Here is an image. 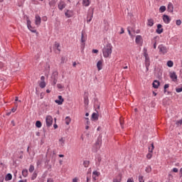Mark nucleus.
I'll list each match as a JSON object with an SVG mask.
<instances>
[{
    "mask_svg": "<svg viewBox=\"0 0 182 182\" xmlns=\"http://www.w3.org/2000/svg\"><path fill=\"white\" fill-rule=\"evenodd\" d=\"M167 11L168 12H171L173 14L174 12V6L173 5V3L169 2L167 6Z\"/></svg>",
    "mask_w": 182,
    "mask_h": 182,
    "instance_id": "nucleus-7",
    "label": "nucleus"
},
{
    "mask_svg": "<svg viewBox=\"0 0 182 182\" xmlns=\"http://www.w3.org/2000/svg\"><path fill=\"white\" fill-rule=\"evenodd\" d=\"M141 41V36H136V43H140V41Z\"/></svg>",
    "mask_w": 182,
    "mask_h": 182,
    "instance_id": "nucleus-26",
    "label": "nucleus"
},
{
    "mask_svg": "<svg viewBox=\"0 0 182 182\" xmlns=\"http://www.w3.org/2000/svg\"><path fill=\"white\" fill-rule=\"evenodd\" d=\"M92 53H99V50L96 49L92 50Z\"/></svg>",
    "mask_w": 182,
    "mask_h": 182,
    "instance_id": "nucleus-54",
    "label": "nucleus"
},
{
    "mask_svg": "<svg viewBox=\"0 0 182 182\" xmlns=\"http://www.w3.org/2000/svg\"><path fill=\"white\" fill-rule=\"evenodd\" d=\"M47 182H54L52 178H50L47 180Z\"/></svg>",
    "mask_w": 182,
    "mask_h": 182,
    "instance_id": "nucleus-56",
    "label": "nucleus"
},
{
    "mask_svg": "<svg viewBox=\"0 0 182 182\" xmlns=\"http://www.w3.org/2000/svg\"><path fill=\"white\" fill-rule=\"evenodd\" d=\"M169 179H170V180H173V176H172L171 174H169Z\"/></svg>",
    "mask_w": 182,
    "mask_h": 182,
    "instance_id": "nucleus-63",
    "label": "nucleus"
},
{
    "mask_svg": "<svg viewBox=\"0 0 182 182\" xmlns=\"http://www.w3.org/2000/svg\"><path fill=\"white\" fill-rule=\"evenodd\" d=\"M151 153L152 152H149L146 154V159H148V160H150V159L153 157V154Z\"/></svg>",
    "mask_w": 182,
    "mask_h": 182,
    "instance_id": "nucleus-36",
    "label": "nucleus"
},
{
    "mask_svg": "<svg viewBox=\"0 0 182 182\" xmlns=\"http://www.w3.org/2000/svg\"><path fill=\"white\" fill-rule=\"evenodd\" d=\"M5 180H6V181H10V180H12V174L8 173L6 176Z\"/></svg>",
    "mask_w": 182,
    "mask_h": 182,
    "instance_id": "nucleus-19",
    "label": "nucleus"
},
{
    "mask_svg": "<svg viewBox=\"0 0 182 182\" xmlns=\"http://www.w3.org/2000/svg\"><path fill=\"white\" fill-rule=\"evenodd\" d=\"M127 31H128L129 35H130L132 36V32L130 31V27H128Z\"/></svg>",
    "mask_w": 182,
    "mask_h": 182,
    "instance_id": "nucleus-55",
    "label": "nucleus"
},
{
    "mask_svg": "<svg viewBox=\"0 0 182 182\" xmlns=\"http://www.w3.org/2000/svg\"><path fill=\"white\" fill-rule=\"evenodd\" d=\"M173 173H178V169L177 168H173Z\"/></svg>",
    "mask_w": 182,
    "mask_h": 182,
    "instance_id": "nucleus-52",
    "label": "nucleus"
},
{
    "mask_svg": "<svg viewBox=\"0 0 182 182\" xmlns=\"http://www.w3.org/2000/svg\"><path fill=\"white\" fill-rule=\"evenodd\" d=\"M176 24L178 26H180V25H181V20H176Z\"/></svg>",
    "mask_w": 182,
    "mask_h": 182,
    "instance_id": "nucleus-43",
    "label": "nucleus"
},
{
    "mask_svg": "<svg viewBox=\"0 0 182 182\" xmlns=\"http://www.w3.org/2000/svg\"><path fill=\"white\" fill-rule=\"evenodd\" d=\"M43 161V157L42 156L41 158L38 159L37 166H41V164H42Z\"/></svg>",
    "mask_w": 182,
    "mask_h": 182,
    "instance_id": "nucleus-29",
    "label": "nucleus"
},
{
    "mask_svg": "<svg viewBox=\"0 0 182 182\" xmlns=\"http://www.w3.org/2000/svg\"><path fill=\"white\" fill-rule=\"evenodd\" d=\"M66 8V4L63 1H60L58 4V9L60 11H63V9Z\"/></svg>",
    "mask_w": 182,
    "mask_h": 182,
    "instance_id": "nucleus-9",
    "label": "nucleus"
},
{
    "mask_svg": "<svg viewBox=\"0 0 182 182\" xmlns=\"http://www.w3.org/2000/svg\"><path fill=\"white\" fill-rule=\"evenodd\" d=\"M60 47V44H59V43H55V48H57V50H58V52H60V49L59 48Z\"/></svg>",
    "mask_w": 182,
    "mask_h": 182,
    "instance_id": "nucleus-35",
    "label": "nucleus"
},
{
    "mask_svg": "<svg viewBox=\"0 0 182 182\" xmlns=\"http://www.w3.org/2000/svg\"><path fill=\"white\" fill-rule=\"evenodd\" d=\"M147 25L148 26H153L154 25V20L153 18L148 19Z\"/></svg>",
    "mask_w": 182,
    "mask_h": 182,
    "instance_id": "nucleus-18",
    "label": "nucleus"
},
{
    "mask_svg": "<svg viewBox=\"0 0 182 182\" xmlns=\"http://www.w3.org/2000/svg\"><path fill=\"white\" fill-rule=\"evenodd\" d=\"M173 61L168 60V61L167 62V66H168V68H173Z\"/></svg>",
    "mask_w": 182,
    "mask_h": 182,
    "instance_id": "nucleus-34",
    "label": "nucleus"
},
{
    "mask_svg": "<svg viewBox=\"0 0 182 182\" xmlns=\"http://www.w3.org/2000/svg\"><path fill=\"white\" fill-rule=\"evenodd\" d=\"M70 122H72V119H70V117H65V124L67 125H69V124H70Z\"/></svg>",
    "mask_w": 182,
    "mask_h": 182,
    "instance_id": "nucleus-23",
    "label": "nucleus"
},
{
    "mask_svg": "<svg viewBox=\"0 0 182 182\" xmlns=\"http://www.w3.org/2000/svg\"><path fill=\"white\" fill-rule=\"evenodd\" d=\"M153 150H154V144L152 143L151 144V147H149V153H153Z\"/></svg>",
    "mask_w": 182,
    "mask_h": 182,
    "instance_id": "nucleus-25",
    "label": "nucleus"
},
{
    "mask_svg": "<svg viewBox=\"0 0 182 182\" xmlns=\"http://www.w3.org/2000/svg\"><path fill=\"white\" fill-rule=\"evenodd\" d=\"M23 177H28V169H23L22 171Z\"/></svg>",
    "mask_w": 182,
    "mask_h": 182,
    "instance_id": "nucleus-24",
    "label": "nucleus"
},
{
    "mask_svg": "<svg viewBox=\"0 0 182 182\" xmlns=\"http://www.w3.org/2000/svg\"><path fill=\"white\" fill-rule=\"evenodd\" d=\"M119 123H120L122 129H124V127H123L124 122L123 121V119L122 118H120V119H119Z\"/></svg>",
    "mask_w": 182,
    "mask_h": 182,
    "instance_id": "nucleus-41",
    "label": "nucleus"
},
{
    "mask_svg": "<svg viewBox=\"0 0 182 182\" xmlns=\"http://www.w3.org/2000/svg\"><path fill=\"white\" fill-rule=\"evenodd\" d=\"M68 12H70V11H67V12L65 13V16H67V18H72V14H70V13H68Z\"/></svg>",
    "mask_w": 182,
    "mask_h": 182,
    "instance_id": "nucleus-37",
    "label": "nucleus"
},
{
    "mask_svg": "<svg viewBox=\"0 0 182 182\" xmlns=\"http://www.w3.org/2000/svg\"><path fill=\"white\" fill-rule=\"evenodd\" d=\"M41 16H39V15L36 14V20H35V23L36 25H37V26H38V25H41Z\"/></svg>",
    "mask_w": 182,
    "mask_h": 182,
    "instance_id": "nucleus-15",
    "label": "nucleus"
},
{
    "mask_svg": "<svg viewBox=\"0 0 182 182\" xmlns=\"http://www.w3.org/2000/svg\"><path fill=\"white\" fill-rule=\"evenodd\" d=\"M169 85L168 84H166L165 85H164V93H166V89H168V87H169Z\"/></svg>",
    "mask_w": 182,
    "mask_h": 182,
    "instance_id": "nucleus-44",
    "label": "nucleus"
},
{
    "mask_svg": "<svg viewBox=\"0 0 182 182\" xmlns=\"http://www.w3.org/2000/svg\"><path fill=\"white\" fill-rule=\"evenodd\" d=\"M139 182H144V179L143 178V176H139Z\"/></svg>",
    "mask_w": 182,
    "mask_h": 182,
    "instance_id": "nucleus-48",
    "label": "nucleus"
},
{
    "mask_svg": "<svg viewBox=\"0 0 182 182\" xmlns=\"http://www.w3.org/2000/svg\"><path fill=\"white\" fill-rule=\"evenodd\" d=\"M159 11L161 12H165L166 11V6H161L159 9Z\"/></svg>",
    "mask_w": 182,
    "mask_h": 182,
    "instance_id": "nucleus-39",
    "label": "nucleus"
},
{
    "mask_svg": "<svg viewBox=\"0 0 182 182\" xmlns=\"http://www.w3.org/2000/svg\"><path fill=\"white\" fill-rule=\"evenodd\" d=\"M112 49H113V46H112V44L107 43L106 46L102 49L104 58H109V56L112 55Z\"/></svg>",
    "mask_w": 182,
    "mask_h": 182,
    "instance_id": "nucleus-1",
    "label": "nucleus"
},
{
    "mask_svg": "<svg viewBox=\"0 0 182 182\" xmlns=\"http://www.w3.org/2000/svg\"><path fill=\"white\" fill-rule=\"evenodd\" d=\"M127 182H134V181H133V179L129 178V179L127 180Z\"/></svg>",
    "mask_w": 182,
    "mask_h": 182,
    "instance_id": "nucleus-61",
    "label": "nucleus"
},
{
    "mask_svg": "<svg viewBox=\"0 0 182 182\" xmlns=\"http://www.w3.org/2000/svg\"><path fill=\"white\" fill-rule=\"evenodd\" d=\"M144 58H146V57L149 56V55L147 54V50H145V52L144 53Z\"/></svg>",
    "mask_w": 182,
    "mask_h": 182,
    "instance_id": "nucleus-53",
    "label": "nucleus"
},
{
    "mask_svg": "<svg viewBox=\"0 0 182 182\" xmlns=\"http://www.w3.org/2000/svg\"><path fill=\"white\" fill-rule=\"evenodd\" d=\"M86 36H85V33H83V31L81 33V48H85V42H86Z\"/></svg>",
    "mask_w": 182,
    "mask_h": 182,
    "instance_id": "nucleus-6",
    "label": "nucleus"
},
{
    "mask_svg": "<svg viewBox=\"0 0 182 182\" xmlns=\"http://www.w3.org/2000/svg\"><path fill=\"white\" fill-rule=\"evenodd\" d=\"M49 5L50 6H55V5H56V0H51L49 2Z\"/></svg>",
    "mask_w": 182,
    "mask_h": 182,
    "instance_id": "nucleus-27",
    "label": "nucleus"
},
{
    "mask_svg": "<svg viewBox=\"0 0 182 182\" xmlns=\"http://www.w3.org/2000/svg\"><path fill=\"white\" fill-rule=\"evenodd\" d=\"M122 178L120 176H118L117 178H114L113 182H121Z\"/></svg>",
    "mask_w": 182,
    "mask_h": 182,
    "instance_id": "nucleus-33",
    "label": "nucleus"
},
{
    "mask_svg": "<svg viewBox=\"0 0 182 182\" xmlns=\"http://www.w3.org/2000/svg\"><path fill=\"white\" fill-rule=\"evenodd\" d=\"M92 174H94V176H99V172H97V171H93Z\"/></svg>",
    "mask_w": 182,
    "mask_h": 182,
    "instance_id": "nucleus-51",
    "label": "nucleus"
},
{
    "mask_svg": "<svg viewBox=\"0 0 182 182\" xmlns=\"http://www.w3.org/2000/svg\"><path fill=\"white\" fill-rule=\"evenodd\" d=\"M39 86L41 87V89H44V87H46V82H45V81H41Z\"/></svg>",
    "mask_w": 182,
    "mask_h": 182,
    "instance_id": "nucleus-22",
    "label": "nucleus"
},
{
    "mask_svg": "<svg viewBox=\"0 0 182 182\" xmlns=\"http://www.w3.org/2000/svg\"><path fill=\"white\" fill-rule=\"evenodd\" d=\"M66 62V58L61 57V63H65Z\"/></svg>",
    "mask_w": 182,
    "mask_h": 182,
    "instance_id": "nucleus-47",
    "label": "nucleus"
},
{
    "mask_svg": "<svg viewBox=\"0 0 182 182\" xmlns=\"http://www.w3.org/2000/svg\"><path fill=\"white\" fill-rule=\"evenodd\" d=\"M11 124H13V126H15V121L14 120L11 121Z\"/></svg>",
    "mask_w": 182,
    "mask_h": 182,
    "instance_id": "nucleus-64",
    "label": "nucleus"
},
{
    "mask_svg": "<svg viewBox=\"0 0 182 182\" xmlns=\"http://www.w3.org/2000/svg\"><path fill=\"white\" fill-rule=\"evenodd\" d=\"M89 164H90V162L89 161H85L84 162H83V166H84V167H89Z\"/></svg>",
    "mask_w": 182,
    "mask_h": 182,
    "instance_id": "nucleus-32",
    "label": "nucleus"
},
{
    "mask_svg": "<svg viewBox=\"0 0 182 182\" xmlns=\"http://www.w3.org/2000/svg\"><path fill=\"white\" fill-rule=\"evenodd\" d=\"M46 122L47 127H50L53 123V118H52V116L48 115L46 118Z\"/></svg>",
    "mask_w": 182,
    "mask_h": 182,
    "instance_id": "nucleus-4",
    "label": "nucleus"
},
{
    "mask_svg": "<svg viewBox=\"0 0 182 182\" xmlns=\"http://www.w3.org/2000/svg\"><path fill=\"white\" fill-rule=\"evenodd\" d=\"M35 170V166H33V165H31L30 167H29V172L30 173H33V171Z\"/></svg>",
    "mask_w": 182,
    "mask_h": 182,
    "instance_id": "nucleus-38",
    "label": "nucleus"
},
{
    "mask_svg": "<svg viewBox=\"0 0 182 182\" xmlns=\"http://www.w3.org/2000/svg\"><path fill=\"white\" fill-rule=\"evenodd\" d=\"M170 77L172 79L173 82H176L177 80V75L176 72L170 73Z\"/></svg>",
    "mask_w": 182,
    "mask_h": 182,
    "instance_id": "nucleus-12",
    "label": "nucleus"
},
{
    "mask_svg": "<svg viewBox=\"0 0 182 182\" xmlns=\"http://www.w3.org/2000/svg\"><path fill=\"white\" fill-rule=\"evenodd\" d=\"M97 68L98 70H102V69H103V60H99L97 63Z\"/></svg>",
    "mask_w": 182,
    "mask_h": 182,
    "instance_id": "nucleus-14",
    "label": "nucleus"
},
{
    "mask_svg": "<svg viewBox=\"0 0 182 182\" xmlns=\"http://www.w3.org/2000/svg\"><path fill=\"white\" fill-rule=\"evenodd\" d=\"M36 176H37L36 173H33L31 177V180H34L35 178H36Z\"/></svg>",
    "mask_w": 182,
    "mask_h": 182,
    "instance_id": "nucleus-50",
    "label": "nucleus"
},
{
    "mask_svg": "<svg viewBox=\"0 0 182 182\" xmlns=\"http://www.w3.org/2000/svg\"><path fill=\"white\" fill-rule=\"evenodd\" d=\"M84 102L85 105H88L89 104V99H87V97L84 98Z\"/></svg>",
    "mask_w": 182,
    "mask_h": 182,
    "instance_id": "nucleus-45",
    "label": "nucleus"
},
{
    "mask_svg": "<svg viewBox=\"0 0 182 182\" xmlns=\"http://www.w3.org/2000/svg\"><path fill=\"white\" fill-rule=\"evenodd\" d=\"M82 5H84V6H89L90 1H89V0H82Z\"/></svg>",
    "mask_w": 182,
    "mask_h": 182,
    "instance_id": "nucleus-20",
    "label": "nucleus"
},
{
    "mask_svg": "<svg viewBox=\"0 0 182 182\" xmlns=\"http://www.w3.org/2000/svg\"><path fill=\"white\" fill-rule=\"evenodd\" d=\"M31 20L28 19L27 20V26L29 31L33 32V33H36V29H32V26L31 25Z\"/></svg>",
    "mask_w": 182,
    "mask_h": 182,
    "instance_id": "nucleus-8",
    "label": "nucleus"
},
{
    "mask_svg": "<svg viewBox=\"0 0 182 182\" xmlns=\"http://www.w3.org/2000/svg\"><path fill=\"white\" fill-rule=\"evenodd\" d=\"M145 171L147 173H151V166H147L145 169Z\"/></svg>",
    "mask_w": 182,
    "mask_h": 182,
    "instance_id": "nucleus-40",
    "label": "nucleus"
},
{
    "mask_svg": "<svg viewBox=\"0 0 182 182\" xmlns=\"http://www.w3.org/2000/svg\"><path fill=\"white\" fill-rule=\"evenodd\" d=\"M145 66L146 68V71L149 72V66H150V60L149 61H145Z\"/></svg>",
    "mask_w": 182,
    "mask_h": 182,
    "instance_id": "nucleus-31",
    "label": "nucleus"
},
{
    "mask_svg": "<svg viewBox=\"0 0 182 182\" xmlns=\"http://www.w3.org/2000/svg\"><path fill=\"white\" fill-rule=\"evenodd\" d=\"M57 87H58V89H63V86L61 84H58V85H57Z\"/></svg>",
    "mask_w": 182,
    "mask_h": 182,
    "instance_id": "nucleus-49",
    "label": "nucleus"
},
{
    "mask_svg": "<svg viewBox=\"0 0 182 182\" xmlns=\"http://www.w3.org/2000/svg\"><path fill=\"white\" fill-rule=\"evenodd\" d=\"M53 127H54V129H58V124H54Z\"/></svg>",
    "mask_w": 182,
    "mask_h": 182,
    "instance_id": "nucleus-62",
    "label": "nucleus"
},
{
    "mask_svg": "<svg viewBox=\"0 0 182 182\" xmlns=\"http://www.w3.org/2000/svg\"><path fill=\"white\" fill-rule=\"evenodd\" d=\"M77 178H74L73 179V182H77Z\"/></svg>",
    "mask_w": 182,
    "mask_h": 182,
    "instance_id": "nucleus-60",
    "label": "nucleus"
},
{
    "mask_svg": "<svg viewBox=\"0 0 182 182\" xmlns=\"http://www.w3.org/2000/svg\"><path fill=\"white\" fill-rule=\"evenodd\" d=\"M163 21L164 22H165L166 23H170V21H171V19L170 18V17L166 14H164L163 16Z\"/></svg>",
    "mask_w": 182,
    "mask_h": 182,
    "instance_id": "nucleus-11",
    "label": "nucleus"
},
{
    "mask_svg": "<svg viewBox=\"0 0 182 182\" xmlns=\"http://www.w3.org/2000/svg\"><path fill=\"white\" fill-rule=\"evenodd\" d=\"M92 120H99V114L97 112V113L96 112L92 113Z\"/></svg>",
    "mask_w": 182,
    "mask_h": 182,
    "instance_id": "nucleus-17",
    "label": "nucleus"
},
{
    "mask_svg": "<svg viewBox=\"0 0 182 182\" xmlns=\"http://www.w3.org/2000/svg\"><path fill=\"white\" fill-rule=\"evenodd\" d=\"M162 28H163V26L161 24H158L157 29L156 30V33H159V35H160L161 33H163L164 29Z\"/></svg>",
    "mask_w": 182,
    "mask_h": 182,
    "instance_id": "nucleus-10",
    "label": "nucleus"
},
{
    "mask_svg": "<svg viewBox=\"0 0 182 182\" xmlns=\"http://www.w3.org/2000/svg\"><path fill=\"white\" fill-rule=\"evenodd\" d=\"M58 99L59 100H55V102L58 105H63L64 100L63 99L62 95H59Z\"/></svg>",
    "mask_w": 182,
    "mask_h": 182,
    "instance_id": "nucleus-13",
    "label": "nucleus"
},
{
    "mask_svg": "<svg viewBox=\"0 0 182 182\" xmlns=\"http://www.w3.org/2000/svg\"><path fill=\"white\" fill-rule=\"evenodd\" d=\"M100 146H102V138H97L93 147L94 151H97L100 149Z\"/></svg>",
    "mask_w": 182,
    "mask_h": 182,
    "instance_id": "nucleus-3",
    "label": "nucleus"
},
{
    "mask_svg": "<svg viewBox=\"0 0 182 182\" xmlns=\"http://www.w3.org/2000/svg\"><path fill=\"white\" fill-rule=\"evenodd\" d=\"M92 18H93V13H92V14H88L87 17V23H89V22H90L92 21Z\"/></svg>",
    "mask_w": 182,
    "mask_h": 182,
    "instance_id": "nucleus-21",
    "label": "nucleus"
},
{
    "mask_svg": "<svg viewBox=\"0 0 182 182\" xmlns=\"http://www.w3.org/2000/svg\"><path fill=\"white\" fill-rule=\"evenodd\" d=\"M150 58L148 57H145V62L149 61Z\"/></svg>",
    "mask_w": 182,
    "mask_h": 182,
    "instance_id": "nucleus-58",
    "label": "nucleus"
},
{
    "mask_svg": "<svg viewBox=\"0 0 182 182\" xmlns=\"http://www.w3.org/2000/svg\"><path fill=\"white\" fill-rule=\"evenodd\" d=\"M176 126H181L182 124V119L180 120L176 121Z\"/></svg>",
    "mask_w": 182,
    "mask_h": 182,
    "instance_id": "nucleus-42",
    "label": "nucleus"
},
{
    "mask_svg": "<svg viewBox=\"0 0 182 182\" xmlns=\"http://www.w3.org/2000/svg\"><path fill=\"white\" fill-rule=\"evenodd\" d=\"M11 112H12L13 113H15V112H16V108H12V109H11Z\"/></svg>",
    "mask_w": 182,
    "mask_h": 182,
    "instance_id": "nucleus-59",
    "label": "nucleus"
},
{
    "mask_svg": "<svg viewBox=\"0 0 182 182\" xmlns=\"http://www.w3.org/2000/svg\"><path fill=\"white\" fill-rule=\"evenodd\" d=\"M36 127L40 129V127H42V122H41V121H36Z\"/></svg>",
    "mask_w": 182,
    "mask_h": 182,
    "instance_id": "nucleus-28",
    "label": "nucleus"
},
{
    "mask_svg": "<svg viewBox=\"0 0 182 182\" xmlns=\"http://www.w3.org/2000/svg\"><path fill=\"white\" fill-rule=\"evenodd\" d=\"M153 87H154V89H159V87L160 86V82H159V80H155L152 84Z\"/></svg>",
    "mask_w": 182,
    "mask_h": 182,
    "instance_id": "nucleus-16",
    "label": "nucleus"
},
{
    "mask_svg": "<svg viewBox=\"0 0 182 182\" xmlns=\"http://www.w3.org/2000/svg\"><path fill=\"white\" fill-rule=\"evenodd\" d=\"M65 138H60L59 139V143H60V144H61V146H63V144H65Z\"/></svg>",
    "mask_w": 182,
    "mask_h": 182,
    "instance_id": "nucleus-30",
    "label": "nucleus"
},
{
    "mask_svg": "<svg viewBox=\"0 0 182 182\" xmlns=\"http://www.w3.org/2000/svg\"><path fill=\"white\" fill-rule=\"evenodd\" d=\"M182 91V87L180 88H176V92H177V93H180Z\"/></svg>",
    "mask_w": 182,
    "mask_h": 182,
    "instance_id": "nucleus-46",
    "label": "nucleus"
},
{
    "mask_svg": "<svg viewBox=\"0 0 182 182\" xmlns=\"http://www.w3.org/2000/svg\"><path fill=\"white\" fill-rule=\"evenodd\" d=\"M41 82H45V76H41Z\"/></svg>",
    "mask_w": 182,
    "mask_h": 182,
    "instance_id": "nucleus-57",
    "label": "nucleus"
},
{
    "mask_svg": "<svg viewBox=\"0 0 182 182\" xmlns=\"http://www.w3.org/2000/svg\"><path fill=\"white\" fill-rule=\"evenodd\" d=\"M59 75V73L58 71H54L51 75V83L53 86H55L56 83H58V76Z\"/></svg>",
    "mask_w": 182,
    "mask_h": 182,
    "instance_id": "nucleus-2",
    "label": "nucleus"
},
{
    "mask_svg": "<svg viewBox=\"0 0 182 182\" xmlns=\"http://www.w3.org/2000/svg\"><path fill=\"white\" fill-rule=\"evenodd\" d=\"M158 48L159 49V52H161V53H163V55L167 53V52L168 51L167 50V47L164 46L163 44L159 45Z\"/></svg>",
    "mask_w": 182,
    "mask_h": 182,
    "instance_id": "nucleus-5",
    "label": "nucleus"
}]
</instances>
